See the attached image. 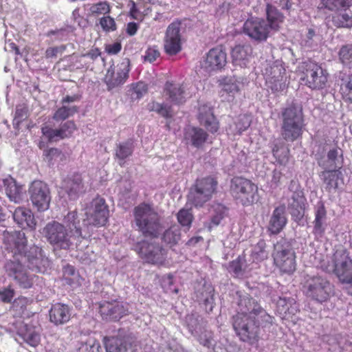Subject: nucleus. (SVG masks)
Masks as SVG:
<instances>
[{"label": "nucleus", "instance_id": "obj_1", "mask_svg": "<svg viewBox=\"0 0 352 352\" xmlns=\"http://www.w3.org/2000/svg\"><path fill=\"white\" fill-rule=\"evenodd\" d=\"M4 243L7 250L12 254V258L5 264L7 275L23 289L30 288L34 276L30 275L23 265L28 263V267L36 272L45 273L50 267V261L43 250L34 245L25 251L27 239L23 231H15L4 235Z\"/></svg>", "mask_w": 352, "mask_h": 352}, {"label": "nucleus", "instance_id": "obj_2", "mask_svg": "<svg viewBox=\"0 0 352 352\" xmlns=\"http://www.w3.org/2000/svg\"><path fill=\"white\" fill-rule=\"evenodd\" d=\"M236 294L239 301L237 314L233 316L234 329L241 340L254 343L258 340L260 327L270 326L274 318L248 294Z\"/></svg>", "mask_w": 352, "mask_h": 352}, {"label": "nucleus", "instance_id": "obj_3", "mask_svg": "<svg viewBox=\"0 0 352 352\" xmlns=\"http://www.w3.org/2000/svg\"><path fill=\"white\" fill-rule=\"evenodd\" d=\"M134 223L144 236L157 237L164 226L158 213L152 206L142 203L133 209Z\"/></svg>", "mask_w": 352, "mask_h": 352}, {"label": "nucleus", "instance_id": "obj_4", "mask_svg": "<svg viewBox=\"0 0 352 352\" xmlns=\"http://www.w3.org/2000/svg\"><path fill=\"white\" fill-rule=\"evenodd\" d=\"M282 135L287 141L293 142L299 138L302 131L303 116L302 109L290 105L282 111Z\"/></svg>", "mask_w": 352, "mask_h": 352}, {"label": "nucleus", "instance_id": "obj_5", "mask_svg": "<svg viewBox=\"0 0 352 352\" xmlns=\"http://www.w3.org/2000/svg\"><path fill=\"white\" fill-rule=\"evenodd\" d=\"M43 234L55 248L68 250L78 242L63 224L55 221L46 224Z\"/></svg>", "mask_w": 352, "mask_h": 352}, {"label": "nucleus", "instance_id": "obj_6", "mask_svg": "<svg viewBox=\"0 0 352 352\" xmlns=\"http://www.w3.org/2000/svg\"><path fill=\"white\" fill-rule=\"evenodd\" d=\"M230 192L232 197L244 206L257 202L259 199L258 187L252 181L241 177L231 180Z\"/></svg>", "mask_w": 352, "mask_h": 352}, {"label": "nucleus", "instance_id": "obj_7", "mask_svg": "<svg viewBox=\"0 0 352 352\" xmlns=\"http://www.w3.org/2000/svg\"><path fill=\"white\" fill-rule=\"evenodd\" d=\"M218 182L212 177H206L196 180L188 196V200L195 207H201L212 197Z\"/></svg>", "mask_w": 352, "mask_h": 352}, {"label": "nucleus", "instance_id": "obj_8", "mask_svg": "<svg viewBox=\"0 0 352 352\" xmlns=\"http://www.w3.org/2000/svg\"><path fill=\"white\" fill-rule=\"evenodd\" d=\"M262 72L266 85L272 92H280L286 89L287 76L281 60L267 63Z\"/></svg>", "mask_w": 352, "mask_h": 352}, {"label": "nucleus", "instance_id": "obj_9", "mask_svg": "<svg viewBox=\"0 0 352 352\" xmlns=\"http://www.w3.org/2000/svg\"><path fill=\"white\" fill-rule=\"evenodd\" d=\"M304 292L308 298L318 302H326L333 292L331 283L319 276H309L304 285Z\"/></svg>", "mask_w": 352, "mask_h": 352}, {"label": "nucleus", "instance_id": "obj_10", "mask_svg": "<svg viewBox=\"0 0 352 352\" xmlns=\"http://www.w3.org/2000/svg\"><path fill=\"white\" fill-rule=\"evenodd\" d=\"M273 256L275 265L282 272L292 274L295 271V253L289 245L276 244Z\"/></svg>", "mask_w": 352, "mask_h": 352}, {"label": "nucleus", "instance_id": "obj_11", "mask_svg": "<svg viewBox=\"0 0 352 352\" xmlns=\"http://www.w3.org/2000/svg\"><path fill=\"white\" fill-rule=\"evenodd\" d=\"M135 250L143 260L153 265H162L166 259L165 250L152 241L146 240L138 243Z\"/></svg>", "mask_w": 352, "mask_h": 352}, {"label": "nucleus", "instance_id": "obj_12", "mask_svg": "<svg viewBox=\"0 0 352 352\" xmlns=\"http://www.w3.org/2000/svg\"><path fill=\"white\" fill-rule=\"evenodd\" d=\"M304 76L305 85L312 89H323L327 82L328 73L320 65L313 62L305 63Z\"/></svg>", "mask_w": 352, "mask_h": 352}, {"label": "nucleus", "instance_id": "obj_13", "mask_svg": "<svg viewBox=\"0 0 352 352\" xmlns=\"http://www.w3.org/2000/svg\"><path fill=\"white\" fill-rule=\"evenodd\" d=\"M85 214L87 219L84 220L85 225L104 226L109 217V210L104 199L100 197L94 199Z\"/></svg>", "mask_w": 352, "mask_h": 352}, {"label": "nucleus", "instance_id": "obj_14", "mask_svg": "<svg viewBox=\"0 0 352 352\" xmlns=\"http://www.w3.org/2000/svg\"><path fill=\"white\" fill-rule=\"evenodd\" d=\"M29 192L30 200L38 210L45 211L48 209L51 197L48 186L41 181L32 183Z\"/></svg>", "mask_w": 352, "mask_h": 352}, {"label": "nucleus", "instance_id": "obj_15", "mask_svg": "<svg viewBox=\"0 0 352 352\" xmlns=\"http://www.w3.org/2000/svg\"><path fill=\"white\" fill-rule=\"evenodd\" d=\"M181 23L173 21L167 28L164 38V50L169 55H175L182 50Z\"/></svg>", "mask_w": 352, "mask_h": 352}, {"label": "nucleus", "instance_id": "obj_16", "mask_svg": "<svg viewBox=\"0 0 352 352\" xmlns=\"http://www.w3.org/2000/svg\"><path fill=\"white\" fill-rule=\"evenodd\" d=\"M334 272L340 282L348 283L352 280V259L346 251L337 250L334 254Z\"/></svg>", "mask_w": 352, "mask_h": 352}, {"label": "nucleus", "instance_id": "obj_17", "mask_svg": "<svg viewBox=\"0 0 352 352\" xmlns=\"http://www.w3.org/2000/svg\"><path fill=\"white\" fill-rule=\"evenodd\" d=\"M129 64L123 61L116 66H111L104 76V81L109 91L123 85L129 78Z\"/></svg>", "mask_w": 352, "mask_h": 352}, {"label": "nucleus", "instance_id": "obj_18", "mask_svg": "<svg viewBox=\"0 0 352 352\" xmlns=\"http://www.w3.org/2000/svg\"><path fill=\"white\" fill-rule=\"evenodd\" d=\"M243 29L246 35L257 41H265L270 32L266 21L256 17L247 19Z\"/></svg>", "mask_w": 352, "mask_h": 352}, {"label": "nucleus", "instance_id": "obj_19", "mask_svg": "<svg viewBox=\"0 0 352 352\" xmlns=\"http://www.w3.org/2000/svg\"><path fill=\"white\" fill-rule=\"evenodd\" d=\"M227 55L221 47H214L204 56L201 67L206 72H210L222 69L226 63Z\"/></svg>", "mask_w": 352, "mask_h": 352}, {"label": "nucleus", "instance_id": "obj_20", "mask_svg": "<svg viewBox=\"0 0 352 352\" xmlns=\"http://www.w3.org/2000/svg\"><path fill=\"white\" fill-rule=\"evenodd\" d=\"M76 130V124L72 120L64 122L58 129H52L47 124H44L41 128L43 135L50 142H57L69 138Z\"/></svg>", "mask_w": 352, "mask_h": 352}, {"label": "nucleus", "instance_id": "obj_21", "mask_svg": "<svg viewBox=\"0 0 352 352\" xmlns=\"http://www.w3.org/2000/svg\"><path fill=\"white\" fill-rule=\"evenodd\" d=\"M252 52V47L250 44L236 45L231 52L233 64L246 67L253 57Z\"/></svg>", "mask_w": 352, "mask_h": 352}, {"label": "nucleus", "instance_id": "obj_22", "mask_svg": "<svg viewBox=\"0 0 352 352\" xmlns=\"http://www.w3.org/2000/svg\"><path fill=\"white\" fill-rule=\"evenodd\" d=\"M198 120L201 124L213 133L218 131L219 123L214 117L212 106L209 104H201L199 107Z\"/></svg>", "mask_w": 352, "mask_h": 352}, {"label": "nucleus", "instance_id": "obj_23", "mask_svg": "<svg viewBox=\"0 0 352 352\" xmlns=\"http://www.w3.org/2000/svg\"><path fill=\"white\" fill-rule=\"evenodd\" d=\"M318 163L325 170L340 169L343 163L342 151L339 148L330 149L327 156L318 159Z\"/></svg>", "mask_w": 352, "mask_h": 352}, {"label": "nucleus", "instance_id": "obj_24", "mask_svg": "<svg viewBox=\"0 0 352 352\" xmlns=\"http://www.w3.org/2000/svg\"><path fill=\"white\" fill-rule=\"evenodd\" d=\"M13 326V331H15L16 334L27 344L34 347L39 344L40 335L34 328L28 327L22 321H16Z\"/></svg>", "mask_w": 352, "mask_h": 352}, {"label": "nucleus", "instance_id": "obj_25", "mask_svg": "<svg viewBox=\"0 0 352 352\" xmlns=\"http://www.w3.org/2000/svg\"><path fill=\"white\" fill-rule=\"evenodd\" d=\"M305 201L303 193L300 190L296 189L288 204V209L295 221H300L305 214Z\"/></svg>", "mask_w": 352, "mask_h": 352}, {"label": "nucleus", "instance_id": "obj_26", "mask_svg": "<svg viewBox=\"0 0 352 352\" xmlns=\"http://www.w3.org/2000/svg\"><path fill=\"white\" fill-rule=\"evenodd\" d=\"M128 311L122 302H104L100 307V312L103 317L109 318L113 320H120Z\"/></svg>", "mask_w": 352, "mask_h": 352}, {"label": "nucleus", "instance_id": "obj_27", "mask_svg": "<svg viewBox=\"0 0 352 352\" xmlns=\"http://www.w3.org/2000/svg\"><path fill=\"white\" fill-rule=\"evenodd\" d=\"M104 342L107 352H131V351L129 338L122 336L120 333L116 337H105Z\"/></svg>", "mask_w": 352, "mask_h": 352}, {"label": "nucleus", "instance_id": "obj_28", "mask_svg": "<svg viewBox=\"0 0 352 352\" xmlns=\"http://www.w3.org/2000/svg\"><path fill=\"white\" fill-rule=\"evenodd\" d=\"M287 223L285 206L280 205L273 210L269 221L268 229L271 233L278 234L284 228Z\"/></svg>", "mask_w": 352, "mask_h": 352}, {"label": "nucleus", "instance_id": "obj_29", "mask_svg": "<svg viewBox=\"0 0 352 352\" xmlns=\"http://www.w3.org/2000/svg\"><path fill=\"white\" fill-rule=\"evenodd\" d=\"M184 139L187 144L200 148L206 142L208 133L203 129L189 126L185 129Z\"/></svg>", "mask_w": 352, "mask_h": 352}, {"label": "nucleus", "instance_id": "obj_30", "mask_svg": "<svg viewBox=\"0 0 352 352\" xmlns=\"http://www.w3.org/2000/svg\"><path fill=\"white\" fill-rule=\"evenodd\" d=\"M14 221L23 229H34L36 222L30 210L24 207L16 208L12 214Z\"/></svg>", "mask_w": 352, "mask_h": 352}, {"label": "nucleus", "instance_id": "obj_31", "mask_svg": "<svg viewBox=\"0 0 352 352\" xmlns=\"http://www.w3.org/2000/svg\"><path fill=\"white\" fill-rule=\"evenodd\" d=\"M71 317V309L65 304L56 303L50 311V321L55 324H62L68 322Z\"/></svg>", "mask_w": 352, "mask_h": 352}, {"label": "nucleus", "instance_id": "obj_32", "mask_svg": "<svg viewBox=\"0 0 352 352\" xmlns=\"http://www.w3.org/2000/svg\"><path fill=\"white\" fill-rule=\"evenodd\" d=\"M3 182L6 195L10 200L15 204L21 203L25 195V190L23 186L17 184L13 178L6 179Z\"/></svg>", "mask_w": 352, "mask_h": 352}, {"label": "nucleus", "instance_id": "obj_33", "mask_svg": "<svg viewBox=\"0 0 352 352\" xmlns=\"http://www.w3.org/2000/svg\"><path fill=\"white\" fill-rule=\"evenodd\" d=\"M80 219L77 214V212L70 211L64 216L63 223L67 228L68 232L79 241L82 238L81 228L80 226Z\"/></svg>", "mask_w": 352, "mask_h": 352}, {"label": "nucleus", "instance_id": "obj_34", "mask_svg": "<svg viewBox=\"0 0 352 352\" xmlns=\"http://www.w3.org/2000/svg\"><path fill=\"white\" fill-rule=\"evenodd\" d=\"M63 190L70 199H76L83 190L81 176L75 175L72 177L65 180L63 184Z\"/></svg>", "mask_w": 352, "mask_h": 352}, {"label": "nucleus", "instance_id": "obj_35", "mask_svg": "<svg viewBox=\"0 0 352 352\" xmlns=\"http://www.w3.org/2000/svg\"><path fill=\"white\" fill-rule=\"evenodd\" d=\"M321 177L329 190H336L344 184L343 175L340 169L325 170Z\"/></svg>", "mask_w": 352, "mask_h": 352}, {"label": "nucleus", "instance_id": "obj_36", "mask_svg": "<svg viewBox=\"0 0 352 352\" xmlns=\"http://www.w3.org/2000/svg\"><path fill=\"white\" fill-rule=\"evenodd\" d=\"M327 212L324 205L319 203L316 206L313 232L316 237H321L326 229Z\"/></svg>", "mask_w": 352, "mask_h": 352}, {"label": "nucleus", "instance_id": "obj_37", "mask_svg": "<svg viewBox=\"0 0 352 352\" xmlns=\"http://www.w3.org/2000/svg\"><path fill=\"white\" fill-rule=\"evenodd\" d=\"M165 94L170 102L175 104L182 103L185 98L184 85L168 82L165 85Z\"/></svg>", "mask_w": 352, "mask_h": 352}, {"label": "nucleus", "instance_id": "obj_38", "mask_svg": "<svg viewBox=\"0 0 352 352\" xmlns=\"http://www.w3.org/2000/svg\"><path fill=\"white\" fill-rule=\"evenodd\" d=\"M267 19L266 21L270 31H278L280 25L283 23L284 16L274 6L268 4L266 9Z\"/></svg>", "mask_w": 352, "mask_h": 352}, {"label": "nucleus", "instance_id": "obj_39", "mask_svg": "<svg viewBox=\"0 0 352 352\" xmlns=\"http://www.w3.org/2000/svg\"><path fill=\"white\" fill-rule=\"evenodd\" d=\"M332 23L337 28H351L352 12L349 10V8L336 12L332 16Z\"/></svg>", "mask_w": 352, "mask_h": 352}, {"label": "nucleus", "instance_id": "obj_40", "mask_svg": "<svg viewBox=\"0 0 352 352\" xmlns=\"http://www.w3.org/2000/svg\"><path fill=\"white\" fill-rule=\"evenodd\" d=\"M221 86L220 95L223 98L226 95L233 97L239 90V82L235 77H225L219 80Z\"/></svg>", "mask_w": 352, "mask_h": 352}, {"label": "nucleus", "instance_id": "obj_41", "mask_svg": "<svg viewBox=\"0 0 352 352\" xmlns=\"http://www.w3.org/2000/svg\"><path fill=\"white\" fill-rule=\"evenodd\" d=\"M276 305L280 314H295L298 311V305L292 298L279 297Z\"/></svg>", "mask_w": 352, "mask_h": 352}, {"label": "nucleus", "instance_id": "obj_42", "mask_svg": "<svg viewBox=\"0 0 352 352\" xmlns=\"http://www.w3.org/2000/svg\"><path fill=\"white\" fill-rule=\"evenodd\" d=\"M77 111L76 106L63 104L56 110L52 118L57 122L63 121L74 116Z\"/></svg>", "mask_w": 352, "mask_h": 352}, {"label": "nucleus", "instance_id": "obj_43", "mask_svg": "<svg viewBox=\"0 0 352 352\" xmlns=\"http://www.w3.org/2000/svg\"><path fill=\"white\" fill-rule=\"evenodd\" d=\"M72 30L70 27H64L60 29L52 30L46 33L51 42L67 41Z\"/></svg>", "mask_w": 352, "mask_h": 352}, {"label": "nucleus", "instance_id": "obj_44", "mask_svg": "<svg viewBox=\"0 0 352 352\" xmlns=\"http://www.w3.org/2000/svg\"><path fill=\"white\" fill-rule=\"evenodd\" d=\"M266 244L263 240H260L253 248L251 258L253 262L259 263L268 257V252L265 250Z\"/></svg>", "mask_w": 352, "mask_h": 352}, {"label": "nucleus", "instance_id": "obj_45", "mask_svg": "<svg viewBox=\"0 0 352 352\" xmlns=\"http://www.w3.org/2000/svg\"><path fill=\"white\" fill-rule=\"evenodd\" d=\"M322 6L331 11H340L349 8L352 6V0H321Z\"/></svg>", "mask_w": 352, "mask_h": 352}, {"label": "nucleus", "instance_id": "obj_46", "mask_svg": "<svg viewBox=\"0 0 352 352\" xmlns=\"http://www.w3.org/2000/svg\"><path fill=\"white\" fill-rule=\"evenodd\" d=\"M338 58L344 67L352 69V44L342 46L338 52Z\"/></svg>", "mask_w": 352, "mask_h": 352}, {"label": "nucleus", "instance_id": "obj_47", "mask_svg": "<svg viewBox=\"0 0 352 352\" xmlns=\"http://www.w3.org/2000/svg\"><path fill=\"white\" fill-rule=\"evenodd\" d=\"M340 91L343 98L352 103V74L341 78Z\"/></svg>", "mask_w": 352, "mask_h": 352}, {"label": "nucleus", "instance_id": "obj_48", "mask_svg": "<svg viewBox=\"0 0 352 352\" xmlns=\"http://www.w3.org/2000/svg\"><path fill=\"white\" fill-rule=\"evenodd\" d=\"M274 157L280 164H285L288 161L289 150L283 143L275 144L272 148Z\"/></svg>", "mask_w": 352, "mask_h": 352}, {"label": "nucleus", "instance_id": "obj_49", "mask_svg": "<svg viewBox=\"0 0 352 352\" xmlns=\"http://www.w3.org/2000/svg\"><path fill=\"white\" fill-rule=\"evenodd\" d=\"M163 241L168 244L175 245L180 239V230L178 226H171L166 230L162 237Z\"/></svg>", "mask_w": 352, "mask_h": 352}, {"label": "nucleus", "instance_id": "obj_50", "mask_svg": "<svg viewBox=\"0 0 352 352\" xmlns=\"http://www.w3.org/2000/svg\"><path fill=\"white\" fill-rule=\"evenodd\" d=\"M89 12L93 16L109 14L111 11V6L107 1H100L91 4L89 7Z\"/></svg>", "mask_w": 352, "mask_h": 352}, {"label": "nucleus", "instance_id": "obj_51", "mask_svg": "<svg viewBox=\"0 0 352 352\" xmlns=\"http://www.w3.org/2000/svg\"><path fill=\"white\" fill-rule=\"evenodd\" d=\"M148 109L150 111H155L159 115L166 118L172 116L170 107L167 104L152 102L148 104Z\"/></svg>", "mask_w": 352, "mask_h": 352}, {"label": "nucleus", "instance_id": "obj_52", "mask_svg": "<svg viewBox=\"0 0 352 352\" xmlns=\"http://www.w3.org/2000/svg\"><path fill=\"white\" fill-rule=\"evenodd\" d=\"M228 271L236 277L243 276L245 272L244 258L239 256L236 260L232 261L229 265Z\"/></svg>", "mask_w": 352, "mask_h": 352}, {"label": "nucleus", "instance_id": "obj_53", "mask_svg": "<svg viewBox=\"0 0 352 352\" xmlns=\"http://www.w3.org/2000/svg\"><path fill=\"white\" fill-rule=\"evenodd\" d=\"M228 210L222 204H217L213 206V214L211 217V223L218 226L221 220L227 215Z\"/></svg>", "mask_w": 352, "mask_h": 352}, {"label": "nucleus", "instance_id": "obj_54", "mask_svg": "<svg viewBox=\"0 0 352 352\" xmlns=\"http://www.w3.org/2000/svg\"><path fill=\"white\" fill-rule=\"evenodd\" d=\"M77 352H102L98 341L89 338L85 343H82Z\"/></svg>", "mask_w": 352, "mask_h": 352}, {"label": "nucleus", "instance_id": "obj_55", "mask_svg": "<svg viewBox=\"0 0 352 352\" xmlns=\"http://www.w3.org/2000/svg\"><path fill=\"white\" fill-rule=\"evenodd\" d=\"M133 142L131 140H128L125 142L120 143L118 146V148L116 150V157L123 160L130 156L133 153Z\"/></svg>", "mask_w": 352, "mask_h": 352}, {"label": "nucleus", "instance_id": "obj_56", "mask_svg": "<svg viewBox=\"0 0 352 352\" xmlns=\"http://www.w3.org/2000/svg\"><path fill=\"white\" fill-rule=\"evenodd\" d=\"M201 300L206 306V311H211L214 306V289L212 287H206L201 293Z\"/></svg>", "mask_w": 352, "mask_h": 352}, {"label": "nucleus", "instance_id": "obj_57", "mask_svg": "<svg viewBox=\"0 0 352 352\" xmlns=\"http://www.w3.org/2000/svg\"><path fill=\"white\" fill-rule=\"evenodd\" d=\"M99 24L102 30L105 32H114L117 29V25L115 19L106 14L99 19Z\"/></svg>", "mask_w": 352, "mask_h": 352}, {"label": "nucleus", "instance_id": "obj_58", "mask_svg": "<svg viewBox=\"0 0 352 352\" xmlns=\"http://www.w3.org/2000/svg\"><path fill=\"white\" fill-rule=\"evenodd\" d=\"M186 323L189 332L194 336L197 335L199 326V316L197 314H192L186 317Z\"/></svg>", "mask_w": 352, "mask_h": 352}, {"label": "nucleus", "instance_id": "obj_59", "mask_svg": "<svg viewBox=\"0 0 352 352\" xmlns=\"http://www.w3.org/2000/svg\"><path fill=\"white\" fill-rule=\"evenodd\" d=\"M177 220L182 226L189 228L192 221V215L189 210L182 209L177 213Z\"/></svg>", "mask_w": 352, "mask_h": 352}, {"label": "nucleus", "instance_id": "obj_60", "mask_svg": "<svg viewBox=\"0 0 352 352\" xmlns=\"http://www.w3.org/2000/svg\"><path fill=\"white\" fill-rule=\"evenodd\" d=\"M66 48V45L47 47L45 53V58L47 59L56 58L58 55H62Z\"/></svg>", "mask_w": 352, "mask_h": 352}, {"label": "nucleus", "instance_id": "obj_61", "mask_svg": "<svg viewBox=\"0 0 352 352\" xmlns=\"http://www.w3.org/2000/svg\"><path fill=\"white\" fill-rule=\"evenodd\" d=\"M44 156L45 160L49 163H53V161H56L58 159H61V151L56 148H51L44 151Z\"/></svg>", "mask_w": 352, "mask_h": 352}, {"label": "nucleus", "instance_id": "obj_62", "mask_svg": "<svg viewBox=\"0 0 352 352\" xmlns=\"http://www.w3.org/2000/svg\"><path fill=\"white\" fill-rule=\"evenodd\" d=\"M160 53L156 47H149L145 52L144 60L153 63L160 56Z\"/></svg>", "mask_w": 352, "mask_h": 352}, {"label": "nucleus", "instance_id": "obj_63", "mask_svg": "<svg viewBox=\"0 0 352 352\" xmlns=\"http://www.w3.org/2000/svg\"><path fill=\"white\" fill-rule=\"evenodd\" d=\"M250 118L247 115L239 117V121L236 124V129L239 133L245 131L250 126Z\"/></svg>", "mask_w": 352, "mask_h": 352}, {"label": "nucleus", "instance_id": "obj_64", "mask_svg": "<svg viewBox=\"0 0 352 352\" xmlns=\"http://www.w3.org/2000/svg\"><path fill=\"white\" fill-rule=\"evenodd\" d=\"M147 91V86L145 83L142 82H138L133 87V98L135 99H139L142 98L144 94H145Z\"/></svg>", "mask_w": 352, "mask_h": 352}]
</instances>
